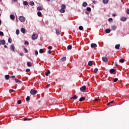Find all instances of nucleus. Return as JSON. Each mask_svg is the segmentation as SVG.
<instances>
[{"label": "nucleus", "mask_w": 129, "mask_h": 129, "mask_svg": "<svg viewBox=\"0 0 129 129\" xmlns=\"http://www.w3.org/2000/svg\"><path fill=\"white\" fill-rule=\"evenodd\" d=\"M4 47H5V48H8V46H7V45H6L4 46Z\"/></svg>", "instance_id": "nucleus-62"}, {"label": "nucleus", "mask_w": 129, "mask_h": 129, "mask_svg": "<svg viewBox=\"0 0 129 129\" xmlns=\"http://www.w3.org/2000/svg\"><path fill=\"white\" fill-rule=\"evenodd\" d=\"M32 118H24V120H32Z\"/></svg>", "instance_id": "nucleus-35"}, {"label": "nucleus", "mask_w": 129, "mask_h": 129, "mask_svg": "<svg viewBox=\"0 0 129 129\" xmlns=\"http://www.w3.org/2000/svg\"><path fill=\"white\" fill-rule=\"evenodd\" d=\"M105 32L106 34H109V32H110V29H106V30H105Z\"/></svg>", "instance_id": "nucleus-17"}, {"label": "nucleus", "mask_w": 129, "mask_h": 129, "mask_svg": "<svg viewBox=\"0 0 129 129\" xmlns=\"http://www.w3.org/2000/svg\"><path fill=\"white\" fill-rule=\"evenodd\" d=\"M35 55H38V51L37 50L35 51Z\"/></svg>", "instance_id": "nucleus-58"}, {"label": "nucleus", "mask_w": 129, "mask_h": 129, "mask_svg": "<svg viewBox=\"0 0 129 129\" xmlns=\"http://www.w3.org/2000/svg\"><path fill=\"white\" fill-rule=\"evenodd\" d=\"M120 63H123L124 62V59H121L119 60Z\"/></svg>", "instance_id": "nucleus-39"}, {"label": "nucleus", "mask_w": 129, "mask_h": 129, "mask_svg": "<svg viewBox=\"0 0 129 129\" xmlns=\"http://www.w3.org/2000/svg\"><path fill=\"white\" fill-rule=\"evenodd\" d=\"M112 21H113L112 18H109L108 19V22H112Z\"/></svg>", "instance_id": "nucleus-46"}, {"label": "nucleus", "mask_w": 129, "mask_h": 129, "mask_svg": "<svg viewBox=\"0 0 129 129\" xmlns=\"http://www.w3.org/2000/svg\"><path fill=\"white\" fill-rule=\"evenodd\" d=\"M52 46H49L48 47V49H49V50H52Z\"/></svg>", "instance_id": "nucleus-52"}, {"label": "nucleus", "mask_w": 129, "mask_h": 129, "mask_svg": "<svg viewBox=\"0 0 129 129\" xmlns=\"http://www.w3.org/2000/svg\"><path fill=\"white\" fill-rule=\"evenodd\" d=\"M111 28H112V31H115L116 30V28H117V27H116V26H115V25H113L112 26H111Z\"/></svg>", "instance_id": "nucleus-10"}, {"label": "nucleus", "mask_w": 129, "mask_h": 129, "mask_svg": "<svg viewBox=\"0 0 129 129\" xmlns=\"http://www.w3.org/2000/svg\"><path fill=\"white\" fill-rule=\"evenodd\" d=\"M30 69H27L26 70V72H30Z\"/></svg>", "instance_id": "nucleus-50"}, {"label": "nucleus", "mask_w": 129, "mask_h": 129, "mask_svg": "<svg viewBox=\"0 0 129 129\" xmlns=\"http://www.w3.org/2000/svg\"><path fill=\"white\" fill-rule=\"evenodd\" d=\"M16 34L17 35H19V34H20V30H19V29L16 30Z\"/></svg>", "instance_id": "nucleus-44"}, {"label": "nucleus", "mask_w": 129, "mask_h": 129, "mask_svg": "<svg viewBox=\"0 0 129 129\" xmlns=\"http://www.w3.org/2000/svg\"><path fill=\"white\" fill-rule=\"evenodd\" d=\"M91 47L92 49L94 48H96L97 47V45L95 43H92L91 44Z\"/></svg>", "instance_id": "nucleus-7"}, {"label": "nucleus", "mask_w": 129, "mask_h": 129, "mask_svg": "<svg viewBox=\"0 0 129 129\" xmlns=\"http://www.w3.org/2000/svg\"><path fill=\"white\" fill-rule=\"evenodd\" d=\"M92 2L93 4H96V2L95 1H93Z\"/></svg>", "instance_id": "nucleus-59"}, {"label": "nucleus", "mask_w": 129, "mask_h": 129, "mask_svg": "<svg viewBox=\"0 0 129 129\" xmlns=\"http://www.w3.org/2000/svg\"><path fill=\"white\" fill-rule=\"evenodd\" d=\"M20 56H24V53L23 52H20Z\"/></svg>", "instance_id": "nucleus-53"}, {"label": "nucleus", "mask_w": 129, "mask_h": 129, "mask_svg": "<svg viewBox=\"0 0 129 129\" xmlns=\"http://www.w3.org/2000/svg\"><path fill=\"white\" fill-rule=\"evenodd\" d=\"M23 5L24 6H28V5H29V3L27 1H24L23 2Z\"/></svg>", "instance_id": "nucleus-26"}, {"label": "nucleus", "mask_w": 129, "mask_h": 129, "mask_svg": "<svg viewBox=\"0 0 129 129\" xmlns=\"http://www.w3.org/2000/svg\"><path fill=\"white\" fill-rule=\"evenodd\" d=\"M113 102H114V101H111V102H110L109 103H108L107 105H110V104H112V103H113Z\"/></svg>", "instance_id": "nucleus-33"}, {"label": "nucleus", "mask_w": 129, "mask_h": 129, "mask_svg": "<svg viewBox=\"0 0 129 129\" xmlns=\"http://www.w3.org/2000/svg\"><path fill=\"white\" fill-rule=\"evenodd\" d=\"M25 45H29V42L27 41H25Z\"/></svg>", "instance_id": "nucleus-48"}, {"label": "nucleus", "mask_w": 129, "mask_h": 129, "mask_svg": "<svg viewBox=\"0 0 129 129\" xmlns=\"http://www.w3.org/2000/svg\"><path fill=\"white\" fill-rule=\"evenodd\" d=\"M50 71H48L47 72L45 73L46 76H48L49 74H50Z\"/></svg>", "instance_id": "nucleus-29"}, {"label": "nucleus", "mask_w": 129, "mask_h": 129, "mask_svg": "<svg viewBox=\"0 0 129 129\" xmlns=\"http://www.w3.org/2000/svg\"><path fill=\"white\" fill-rule=\"evenodd\" d=\"M27 66H28V67H32V63L31 62L29 61L27 62Z\"/></svg>", "instance_id": "nucleus-25"}, {"label": "nucleus", "mask_w": 129, "mask_h": 129, "mask_svg": "<svg viewBox=\"0 0 129 129\" xmlns=\"http://www.w3.org/2000/svg\"><path fill=\"white\" fill-rule=\"evenodd\" d=\"M102 59L103 62H108V58H107V57H105V56L103 57L102 58Z\"/></svg>", "instance_id": "nucleus-6"}, {"label": "nucleus", "mask_w": 129, "mask_h": 129, "mask_svg": "<svg viewBox=\"0 0 129 129\" xmlns=\"http://www.w3.org/2000/svg\"><path fill=\"white\" fill-rule=\"evenodd\" d=\"M66 9V5L65 4H62L61 6V9L59 10L60 13H65V9Z\"/></svg>", "instance_id": "nucleus-1"}, {"label": "nucleus", "mask_w": 129, "mask_h": 129, "mask_svg": "<svg viewBox=\"0 0 129 129\" xmlns=\"http://www.w3.org/2000/svg\"><path fill=\"white\" fill-rule=\"evenodd\" d=\"M12 2H14V3H17L18 2V0H12Z\"/></svg>", "instance_id": "nucleus-57"}, {"label": "nucleus", "mask_w": 129, "mask_h": 129, "mask_svg": "<svg viewBox=\"0 0 129 129\" xmlns=\"http://www.w3.org/2000/svg\"><path fill=\"white\" fill-rule=\"evenodd\" d=\"M60 61H61V62H64V61H66V57H62L60 59Z\"/></svg>", "instance_id": "nucleus-20"}, {"label": "nucleus", "mask_w": 129, "mask_h": 129, "mask_svg": "<svg viewBox=\"0 0 129 129\" xmlns=\"http://www.w3.org/2000/svg\"><path fill=\"white\" fill-rule=\"evenodd\" d=\"M15 82H16V83H18V82H19V83H22V81L18 80V79H15Z\"/></svg>", "instance_id": "nucleus-22"}, {"label": "nucleus", "mask_w": 129, "mask_h": 129, "mask_svg": "<svg viewBox=\"0 0 129 129\" xmlns=\"http://www.w3.org/2000/svg\"><path fill=\"white\" fill-rule=\"evenodd\" d=\"M39 53H40V54H42V53H44V49H40L39 50Z\"/></svg>", "instance_id": "nucleus-32"}, {"label": "nucleus", "mask_w": 129, "mask_h": 129, "mask_svg": "<svg viewBox=\"0 0 129 129\" xmlns=\"http://www.w3.org/2000/svg\"><path fill=\"white\" fill-rule=\"evenodd\" d=\"M11 48V50H12L13 51V52H15V45H14V44H12L10 46Z\"/></svg>", "instance_id": "nucleus-8"}, {"label": "nucleus", "mask_w": 129, "mask_h": 129, "mask_svg": "<svg viewBox=\"0 0 129 129\" xmlns=\"http://www.w3.org/2000/svg\"><path fill=\"white\" fill-rule=\"evenodd\" d=\"M37 15L38 17H42V13H41V12H38L37 13Z\"/></svg>", "instance_id": "nucleus-28"}, {"label": "nucleus", "mask_w": 129, "mask_h": 129, "mask_svg": "<svg viewBox=\"0 0 129 129\" xmlns=\"http://www.w3.org/2000/svg\"><path fill=\"white\" fill-rule=\"evenodd\" d=\"M12 41L13 40H12V38H9V39H8L9 43H10L11 44V43H12Z\"/></svg>", "instance_id": "nucleus-41"}, {"label": "nucleus", "mask_w": 129, "mask_h": 129, "mask_svg": "<svg viewBox=\"0 0 129 129\" xmlns=\"http://www.w3.org/2000/svg\"><path fill=\"white\" fill-rule=\"evenodd\" d=\"M11 78H16V76H11Z\"/></svg>", "instance_id": "nucleus-55"}, {"label": "nucleus", "mask_w": 129, "mask_h": 129, "mask_svg": "<svg viewBox=\"0 0 129 129\" xmlns=\"http://www.w3.org/2000/svg\"><path fill=\"white\" fill-rule=\"evenodd\" d=\"M30 96H27L26 98V101H30Z\"/></svg>", "instance_id": "nucleus-40"}, {"label": "nucleus", "mask_w": 129, "mask_h": 129, "mask_svg": "<svg viewBox=\"0 0 129 129\" xmlns=\"http://www.w3.org/2000/svg\"><path fill=\"white\" fill-rule=\"evenodd\" d=\"M103 3L104 4H108V0H103Z\"/></svg>", "instance_id": "nucleus-34"}, {"label": "nucleus", "mask_w": 129, "mask_h": 129, "mask_svg": "<svg viewBox=\"0 0 129 129\" xmlns=\"http://www.w3.org/2000/svg\"><path fill=\"white\" fill-rule=\"evenodd\" d=\"M6 45V41L5 40H2L0 41V45Z\"/></svg>", "instance_id": "nucleus-9"}, {"label": "nucleus", "mask_w": 129, "mask_h": 129, "mask_svg": "<svg viewBox=\"0 0 129 129\" xmlns=\"http://www.w3.org/2000/svg\"><path fill=\"white\" fill-rule=\"evenodd\" d=\"M78 97L76 96V95H75L74 96L71 98V99H77Z\"/></svg>", "instance_id": "nucleus-24"}, {"label": "nucleus", "mask_w": 129, "mask_h": 129, "mask_svg": "<svg viewBox=\"0 0 129 129\" xmlns=\"http://www.w3.org/2000/svg\"><path fill=\"white\" fill-rule=\"evenodd\" d=\"M50 0H47V2H50Z\"/></svg>", "instance_id": "nucleus-64"}, {"label": "nucleus", "mask_w": 129, "mask_h": 129, "mask_svg": "<svg viewBox=\"0 0 129 129\" xmlns=\"http://www.w3.org/2000/svg\"><path fill=\"white\" fill-rule=\"evenodd\" d=\"M92 65H93V63L92 62V61H89L88 62V66H92Z\"/></svg>", "instance_id": "nucleus-21"}, {"label": "nucleus", "mask_w": 129, "mask_h": 129, "mask_svg": "<svg viewBox=\"0 0 129 129\" xmlns=\"http://www.w3.org/2000/svg\"><path fill=\"white\" fill-rule=\"evenodd\" d=\"M29 5L30 6H31V7H33V6H35V3H34V2L31 1L29 3Z\"/></svg>", "instance_id": "nucleus-19"}, {"label": "nucleus", "mask_w": 129, "mask_h": 129, "mask_svg": "<svg viewBox=\"0 0 129 129\" xmlns=\"http://www.w3.org/2000/svg\"><path fill=\"white\" fill-rule=\"evenodd\" d=\"M15 90H13V89H11L9 90V92L10 93H12V92H15Z\"/></svg>", "instance_id": "nucleus-45"}, {"label": "nucleus", "mask_w": 129, "mask_h": 129, "mask_svg": "<svg viewBox=\"0 0 129 129\" xmlns=\"http://www.w3.org/2000/svg\"><path fill=\"white\" fill-rule=\"evenodd\" d=\"M109 72L111 74H112V73H114V72H115V70L114 69H112L110 70Z\"/></svg>", "instance_id": "nucleus-11"}, {"label": "nucleus", "mask_w": 129, "mask_h": 129, "mask_svg": "<svg viewBox=\"0 0 129 129\" xmlns=\"http://www.w3.org/2000/svg\"><path fill=\"white\" fill-rule=\"evenodd\" d=\"M5 78L6 80H9V79H10V75H5Z\"/></svg>", "instance_id": "nucleus-13"}, {"label": "nucleus", "mask_w": 129, "mask_h": 129, "mask_svg": "<svg viewBox=\"0 0 129 129\" xmlns=\"http://www.w3.org/2000/svg\"><path fill=\"white\" fill-rule=\"evenodd\" d=\"M126 14H127V15H129V9H127L126 10Z\"/></svg>", "instance_id": "nucleus-54"}, {"label": "nucleus", "mask_w": 129, "mask_h": 129, "mask_svg": "<svg viewBox=\"0 0 129 129\" xmlns=\"http://www.w3.org/2000/svg\"><path fill=\"white\" fill-rule=\"evenodd\" d=\"M87 6V3H86V2H84L83 4V7H84V8L86 7Z\"/></svg>", "instance_id": "nucleus-31"}, {"label": "nucleus", "mask_w": 129, "mask_h": 129, "mask_svg": "<svg viewBox=\"0 0 129 129\" xmlns=\"http://www.w3.org/2000/svg\"><path fill=\"white\" fill-rule=\"evenodd\" d=\"M30 93L32 94V95H35V94H37V93H38V91L36 90L32 89L30 91Z\"/></svg>", "instance_id": "nucleus-3"}, {"label": "nucleus", "mask_w": 129, "mask_h": 129, "mask_svg": "<svg viewBox=\"0 0 129 129\" xmlns=\"http://www.w3.org/2000/svg\"><path fill=\"white\" fill-rule=\"evenodd\" d=\"M56 35H59V34H60V30H59V29L56 30Z\"/></svg>", "instance_id": "nucleus-30"}, {"label": "nucleus", "mask_w": 129, "mask_h": 129, "mask_svg": "<svg viewBox=\"0 0 129 129\" xmlns=\"http://www.w3.org/2000/svg\"><path fill=\"white\" fill-rule=\"evenodd\" d=\"M49 87H50V84H47L45 87V88H49Z\"/></svg>", "instance_id": "nucleus-49"}, {"label": "nucleus", "mask_w": 129, "mask_h": 129, "mask_svg": "<svg viewBox=\"0 0 129 129\" xmlns=\"http://www.w3.org/2000/svg\"><path fill=\"white\" fill-rule=\"evenodd\" d=\"M117 80H118V79L117 78H115L114 79V82H117Z\"/></svg>", "instance_id": "nucleus-47"}, {"label": "nucleus", "mask_w": 129, "mask_h": 129, "mask_svg": "<svg viewBox=\"0 0 129 129\" xmlns=\"http://www.w3.org/2000/svg\"><path fill=\"white\" fill-rule=\"evenodd\" d=\"M37 11H43V7L39 6L37 8Z\"/></svg>", "instance_id": "nucleus-14"}, {"label": "nucleus", "mask_w": 129, "mask_h": 129, "mask_svg": "<svg viewBox=\"0 0 129 129\" xmlns=\"http://www.w3.org/2000/svg\"><path fill=\"white\" fill-rule=\"evenodd\" d=\"M84 100H85V97H81V98H80V99H79V101H80V102H82V101H84Z\"/></svg>", "instance_id": "nucleus-12"}, {"label": "nucleus", "mask_w": 129, "mask_h": 129, "mask_svg": "<svg viewBox=\"0 0 129 129\" xmlns=\"http://www.w3.org/2000/svg\"><path fill=\"white\" fill-rule=\"evenodd\" d=\"M72 49V45H69L68 46V50H71Z\"/></svg>", "instance_id": "nucleus-27"}, {"label": "nucleus", "mask_w": 129, "mask_h": 129, "mask_svg": "<svg viewBox=\"0 0 129 129\" xmlns=\"http://www.w3.org/2000/svg\"><path fill=\"white\" fill-rule=\"evenodd\" d=\"M15 15H10L11 20H15Z\"/></svg>", "instance_id": "nucleus-18"}, {"label": "nucleus", "mask_w": 129, "mask_h": 129, "mask_svg": "<svg viewBox=\"0 0 129 129\" xmlns=\"http://www.w3.org/2000/svg\"><path fill=\"white\" fill-rule=\"evenodd\" d=\"M2 25V20H0V26Z\"/></svg>", "instance_id": "nucleus-63"}, {"label": "nucleus", "mask_w": 129, "mask_h": 129, "mask_svg": "<svg viewBox=\"0 0 129 129\" xmlns=\"http://www.w3.org/2000/svg\"><path fill=\"white\" fill-rule=\"evenodd\" d=\"M17 103H18V104H21V103H22V100H19L17 101Z\"/></svg>", "instance_id": "nucleus-42"}, {"label": "nucleus", "mask_w": 129, "mask_h": 129, "mask_svg": "<svg viewBox=\"0 0 129 129\" xmlns=\"http://www.w3.org/2000/svg\"><path fill=\"white\" fill-rule=\"evenodd\" d=\"M0 36H5V35L4 34V32H3L2 31H0Z\"/></svg>", "instance_id": "nucleus-43"}, {"label": "nucleus", "mask_w": 129, "mask_h": 129, "mask_svg": "<svg viewBox=\"0 0 129 129\" xmlns=\"http://www.w3.org/2000/svg\"><path fill=\"white\" fill-rule=\"evenodd\" d=\"M48 54H51V53H52V51L49 50V51H48Z\"/></svg>", "instance_id": "nucleus-56"}, {"label": "nucleus", "mask_w": 129, "mask_h": 129, "mask_svg": "<svg viewBox=\"0 0 129 129\" xmlns=\"http://www.w3.org/2000/svg\"><path fill=\"white\" fill-rule=\"evenodd\" d=\"M98 72V69L95 68L94 71V73H97Z\"/></svg>", "instance_id": "nucleus-36"}, {"label": "nucleus", "mask_w": 129, "mask_h": 129, "mask_svg": "<svg viewBox=\"0 0 129 129\" xmlns=\"http://www.w3.org/2000/svg\"><path fill=\"white\" fill-rule=\"evenodd\" d=\"M87 11L88 12H91V8H90V7L87 8Z\"/></svg>", "instance_id": "nucleus-37"}, {"label": "nucleus", "mask_w": 129, "mask_h": 129, "mask_svg": "<svg viewBox=\"0 0 129 129\" xmlns=\"http://www.w3.org/2000/svg\"><path fill=\"white\" fill-rule=\"evenodd\" d=\"M32 40H36V39H38V35L37 34H34L31 37Z\"/></svg>", "instance_id": "nucleus-4"}, {"label": "nucleus", "mask_w": 129, "mask_h": 129, "mask_svg": "<svg viewBox=\"0 0 129 129\" xmlns=\"http://www.w3.org/2000/svg\"><path fill=\"white\" fill-rule=\"evenodd\" d=\"M115 66H117V62H115Z\"/></svg>", "instance_id": "nucleus-60"}, {"label": "nucleus", "mask_w": 129, "mask_h": 129, "mask_svg": "<svg viewBox=\"0 0 129 129\" xmlns=\"http://www.w3.org/2000/svg\"><path fill=\"white\" fill-rule=\"evenodd\" d=\"M116 16V15L115 14H113V15H112V16H113V17H115Z\"/></svg>", "instance_id": "nucleus-61"}, {"label": "nucleus", "mask_w": 129, "mask_h": 129, "mask_svg": "<svg viewBox=\"0 0 129 129\" xmlns=\"http://www.w3.org/2000/svg\"><path fill=\"white\" fill-rule=\"evenodd\" d=\"M24 51L25 53H28V49H27V48H24Z\"/></svg>", "instance_id": "nucleus-51"}, {"label": "nucleus", "mask_w": 129, "mask_h": 129, "mask_svg": "<svg viewBox=\"0 0 129 129\" xmlns=\"http://www.w3.org/2000/svg\"><path fill=\"white\" fill-rule=\"evenodd\" d=\"M120 21H122V22H125V21H126V18L125 17H122L120 19Z\"/></svg>", "instance_id": "nucleus-15"}, {"label": "nucleus", "mask_w": 129, "mask_h": 129, "mask_svg": "<svg viewBox=\"0 0 129 129\" xmlns=\"http://www.w3.org/2000/svg\"><path fill=\"white\" fill-rule=\"evenodd\" d=\"M79 29L80 31H82V30H83V27L82 26H79Z\"/></svg>", "instance_id": "nucleus-38"}, {"label": "nucleus", "mask_w": 129, "mask_h": 129, "mask_svg": "<svg viewBox=\"0 0 129 129\" xmlns=\"http://www.w3.org/2000/svg\"><path fill=\"white\" fill-rule=\"evenodd\" d=\"M21 31L22 32V33H23V34H25V33H26V29H25V28H22L21 29Z\"/></svg>", "instance_id": "nucleus-16"}, {"label": "nucleus", "mask_w": 129, "mask_h": 129, "mask_svg": "<svg viewBox=\"0 0 129 129\" xmlns=\"http://www.w3.org/2000/svg\"><path fill=\"white\" fill-rule=\"evenodd\" d=\"M80 90L82 91V92H84L85 90H86V86H83L80 88Z\"/></svg>", "instance_id": "nucleus-5"}, {"label": "nucleus", "mask_w": 129, "mask_h": 129, "mask_svg": "<svg viewBox=\"0 0 129 129\" xmlns=\"http://www.w3.org/2000/svg\"><path fill=\"white\" fill-rule=\"evenodd\" d=\"M19 20L22 23H25L26 21V18L24 17L23 16H20L19 17Z\"/></svg>", "instance_id": "nucleus-2"}, {"label": "nucleus", "mask_w": 129, "mask_h": 129, "mask_svg": "<svg viewBox=\"0 0 129 129\" xmlns=\"http://www.w3.org/2000/svg\"><path fill=\"white\" fill-rule=\"evenodd\" d=\"M119 47H120V44H116L115 46V49H119Z\"/></svg>", "instance_id": "nucleus-23"}]
</instances>
